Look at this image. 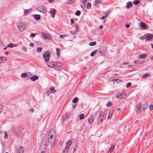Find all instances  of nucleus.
I'll use <instances>...</instances> for the list:
<instances>
[{
  "label": "nucleus",
  "mask_w": 153,
  "mask_h": 153,
  "mask_svg": "<svg viewBox=\"0 0 153 153\" xmlns=\"http://www.w3.org/2000/svg\"><path fill=\"white\" fill-rule=\"evenodd\" d=\"M17 26L20 31H23L27 28V26L26 24L20 22L17 23Z\"/></svg>",
  "instance_id": "f257e3e1"
},
{
  "label": "nucleus",
  "mask_w": 153,
  "mask_h": 153,
  "mask_svg": "<svg viewBox=\"0 0 153 153\" xmlns=\"http://www.w3.org/2000/svg\"><path fill=\"white\" fill-rule=\"evenodd\" d=\"M50 56L51 53L48 50L45 52L43 55V57L45 61L46 62H48L49 61Z\"/></svg>",
  "instance_id": "f03ea898"
},
{
  "label": "nucleus",
  "mask_w": 153,
  "mask_h": 153,
  "mask_svg": "<svg viewBox=\"0 0 153 153\" xmlns=\"http://www.w3.org/2000/svg\"><path fill=\"white\" fill-rule=\"evenodd\" d=\"M116 97L120 99H124L126 97V95L123 91L119 92L117 93Z\"/></svg>",
  "instance_id": "7ed1b4c3"
},
{
  "label": "nucleus",
  "mask_w": 153,
  "mask_h": 153,
  "mask_svg": "<svg viewBox=\"0 0 153 153\" xmlns=\"http://www.w3.org/2000/svg\"><path fill=\"white\" fill-rule=\"evenodd\" d=\"M53 135L51 134L50 136V138L48 139V140L50 146H52L54 144V139L52 138Z\"/></svg>",
  "instance_id": "20e7f679"
},
{
  "label": "nucleus",
  "mask_w": 153,
  "mask_h": 153,
  "mask_svg": "<svg viewBox=\"0 0 153 153\" xmlns=\"http://www.w3.org/2000/svg\"><path fill=\"white\" fill-rule=\"evenodd\" d=\"M38 10L45 13L47 12V10L46 8L43 6H40L38 8Z\"/></svg>",
  "instance_id": "39448f33"
},
{
  "label": "nucleus",
  "mask_w": 153,
  "mask_h": 153,
  "mask_svg": "<svg viewBox=\"0 0 153 153\" xmlns=\"http://www.w3.org/2000/svg\"><path fill=\"white\" fill-rule=\"evenodd\" d=\"M54 67L56 69L60 68L62 65L61 63L57 62H54Z\"/></svg>",
  "instance_id": "423d86ee"
},
{
  "label": "nucleus",
  "mask_w": 153,
  "mask_h": 153,
  "mask_svg": "<svg viewBox=\"0 0 153 153\" xmlns=\"http://www.w3.org/2000/svg\"><path fill=\"white\" fill-rule=\"evenodd\" d=\"M24 150L23 147L21 146L16 150V153H24Z\"/></svg>",
  "instance_id": "0eeeda50"
},
{
  "label": "nucleus",
  "mask_w": 153,
  "mask_h": 153,
  "mask_svg": "<svg viewBox=\"0 0 153 153\" xmlns=\"http://www.w3.org/2000/svg\"><path fill=\"white\" fill-rule=\"evenodd\" d=\"M7 59L4 57H0V64H2Z\"/></svg>",
  "instance_id": "6e6552de"
},
{
  "label": "nucleus",
  "mask_w": 153,
  "mask_h": 153,
  "mask_svg": "<svg viewBox=\"0 0 153 153\" xmlns=\"http://www.w3.org/2000/svg\"><path fill=\"white\" fill-rule=\"evenodd\" d=\"M32 81H35L38 79V76L36 75H33L30 78Z\"/></svg>",
  "instance_id": "1a4fd4ad"
},
{
  "label": "nucleus",
  "mask_w": 153,
  "mask_h": 153,
  "mask_svg": "<svg viewBox=\"0 0 153 153\" xmlns=\"http://www.w3.org/2000/svg\"><path fill=\"white\" fill-rule=\"evenodd\" d=\"M94 120V117L92 115H91L88 119V122L90 124H91L93 122Z\"/></svg>",
  "instance_id": "9d476101"
},
{
  "label": "nucleus",
  "mask_w": 153,
  "mask_h": 153,
  "mask_svg": "<svg viewBox=\"0 0 153 153\" xmlns=\"http://www.w3.org/2000/svg\"><path fill=\"white\" fill-rule=\"evenodd\" d=\"M137 108V114H139L141 110V106L140 105H136Z\"/></svg>",
  "instance_id": "9b49d317"
},
{
  "label": "nucleus",
  "mask_w": 153,
  "mask_h": 153,
  "mask_svg": "<svg viewBox=\"0 0 153 153\" xmlns=\"http://www.w3.org/2000/svg\"><path fill=\"white\" fill-rule=\"evenodd\" d=\"M54 62H50L48 63L47 64V65L50 67H54Z\"/></svg>",
  "instance_id": "f8f14e48"
},
{
  "label": "nucleus",
  "mask_w": 153,
  "mask_h": 153,
  "mask_svg": "<svg viewBox=\"0 0 153 153\" xmlns=\"http://www.w3.org/2000/svg\"><path fill=\"white\" fill-rule=\"evenodd\" d=\"M148 106V104L147 101L143 104L142 105V108L144 110Z\"/></svg>",
  "instance_id": "ddd939ff"
},
{
  "label": "nucleus",
  "mask_w": 153,
  "mask_h": 153,
  "mask_svg": "<svg viewBox=\"0 0 153 153\" xmlns=\"http://www.w3.org/2000/svg\"><path fill=\"white\" fill-rule=\"evenodd\" d=\"M153 35L152 34H148L146 37V39L147 40H150L152 39Z\"/></svg>",
  "instance_id": "4468645a"
},
{
  "label": "nucleus",
  "mask_w": 153,
  "mask_h": 153,
  "mask_svg": "<svg viewBox=\"0 0 153 153\" xmlns=\"http://www.w3.org/2000/svg\"><path fill=\"white\" fill-rule=\"evenodd\" d=\"M132 4L131 2L129 1L127 3L126 7L127 8H129L130 7L132 6Z\"/></svg>",
  "instance_id": "2eb2a0df"
},
{
  "label": "nucleus",
  "mask_w": 153,
  "mask_h": 153,
  "mask_svg": "<svg viewBox=\"0 0 153 153\" xmlns=\"http://www.w3.org/2000/svg\"><path fill=\"white\" fill-rule=\"evenodd\" d=\"M72 143V141L71 140H68L66 143V146L68 147V148H69L70 146L71 145Z\"/></svg>",
  "instance_id": "dca6fc26"
},
{
  "label": "nucleus",
  "mask_w": 153,
  "mask_h": 153,
  "mask_svg": "<svg viewBox=\"0 0 153 153\" xmlns=\"http://www.w3.org/2000/svg\"><path fill=\"white\" fill-rule=\"evenodd\" d=\"M34 19L37 21H39L40 19V16L39 15L36 14L34 16Z\"/></svg>",
  "instance_id": "f3484780"
},
{
  "label": "nucleus",
  "mask_w": 153,
  "mask_h": 153,
  "mask_svg": "<svg viewBox=\"0 0 153 153\" xmlns=\"http://www.w3.org/2000/svg\"><path fill=\"white\" fill-rule=\"evenodd\" d=\"M147 55L146 54H141L139 56L140 59H145Z\"/></svg>",
  "instance_id": "a211bd4d"
},
{
  "label": "nucleus",
  "mask_w": 153,
  "mask_h": 153,
  "mask_svg": "<svg viewBox=\"0 0 153 153\" xmlns=\"http://www.w3.org/2000/svg\"><path fill=\"white\" fill-rule=\"evenodd\" d=\"M69 150V148L67 146H65L63 149L62 153H68Z\"/></svg>",
  "instance_id": "6ab92c4d"
},
{
  "label": "nucleus",
  "mask_w": 153,
  "mask_h": 153,
  "mask_svg": "<svg viewBox=\"0 0 153 153\" xmlns=\"http://www.w3.org/2000/svg\"><path fill=\"white\" fill-rule=\"evenodd\" d=\"M114 146H113V145H111L108 151V153L109 152V153H111V152H112L114 149Z\"/></svg>",
  "instance_id": "aec40b11"
},
{
  "label": "nucleus",
  "mask_w": 153,
  "mask_h": 153,
  "mask_svg": "<svg viewBox=\"0 0 153 153\" xmlns=\"http://www.w3.org/2000/svg\"><path fill=\"white\" fill-rule=\"evenodd\" d=\"M140 26L141 28H144L146 26V25L143 22H141L140 24Z\"/></svg>",
  "instance_id": "412c9836"
},
{
  "label": "nucleus",
  "mask_w": 153,
  "mask_h": 153,
  "mask_svg": "<svg viewBox=\"0 0 153 153\" xmlns=\"http://www.w3.org/2000/svg\"><path fill=\"white\" fill-rule=\"evenodd\" d=\"M42 34L43 36V37L45 39H50V38L49 37L48 35H45L44 33H42Z\"/></svg>",
  "instance_id": "4be33fe9"
},
{
  "label": "nucleus",
  "mask_w": 153,
  "mask_h": 153,
  "mask_svg": "<svg viewBox=\"0 0 153 153\" xmlns=\"http://www.w3.org/2000/svg\"><path fill=\"white\" fill-rule=\"evenodd\" d=\"M56 53L57 56L58 57H59L60 56V55L59 54V53H60V50L59 48H57L56 49Z\"/></svg>",
  "instance_id": "5701e85b"
},
{
  "label": "nucleus",
  "mask_w": 153,
  "mask_h": 153,
  "mask_svg": "<svg viewBox=\"0 0 153 153\" xmlns=\"http://www.w3.org/2000/svg\"><path fill=\"white\" fill-rule=\"evenodd\" d=\"M104 115H99V120H100L102 122L103 120V118L104 117Z\"/></svg>",
  "instance_id": "b1692460"
},
{
  "label": "nucleus",
  "mask_w": 153,
  "mask_h": 153,
  "mask_svg": "<svg viewBox=\"0 0 153 153\" xmlns=\"http://www.w3.org/2000/svg\"><path fill=\"white\" fill-rule=\"evenodd\" d=\"M27 76V73H23L21 74V76L22 78H25Z\"/></svg>",
  "instance_id": "393cba45"
},
{
  "label": "nucleus",
  "mask_w": 153,
  "mask_h": 153,
  "mask_svg": "<svg viewBox=\"0 0 153 153\" xmlns=\"http://www.w3.org/2000/svg\"><path fill=\"white\" fill-rule=\"evenodd\" d=\"M97 51H98V50H95L91 52L90 54L91 56L92 57L93 56Z\"/></svg>",
  "instance_id": "a878e982"
},
{
  "label": "nucleus",
  "mask_w": 153,
  "mask_h": 153,
  "mask_svg": "<svg viewBox=\"0 0 153 153\" xmlns=\"http://www.w3.org/2000/svg\"><path fill=\"white\" fill-rule=\"evenodd\" d=\"M140 2V1L138 0H136L134 1L133 3L134 5H137Z\"/></svg>",
  "instance_id": "bb28decb"
},
{
  "label": "nucleus",
  "mask_w": 153,
  "mask_h": 153,
  "mask_svg": "<svg viewBox=\"0 0 153 153\" xmlns=\"http://www.w3.org/2000/svg\"><path fill=\"white\" fill-rule=\"evenodd\" d=\"M74 2L73 0H68L65 2L66 4H72Z\"/></svg>",
  "instance_id": "cd10ccee"
},
{
  "label": "nucleus",
  "mask_w": 153,
  "mask_h": 153,
  "mask_svg": "<svg viewBox=\"0 0 153 153\" xmlns=\"http://www.w3.org/2000/svg\"><path fill=\"white\" fill-rule=\"evenodd\" d=\"M81 14V12L79 10H77L75 13V14L76 16H79Z\"/></svg>",
  "instance_id": "c85d7f7f"
},
{
  "label": "nucleus",
  "mask_w": 153,
  "mask_h": 153,
  "mask_svg": "<svg viewBox=\"0 0 153 153\" xmlns=\"http://www.w3.org/2000/svg\"><path fill=\"white\" fill-rule=\"evenodd\" d=\"M78 100V99L77 97L75 98L72 100V102L74 103H76Z\"/></svg>",
  "instance_id": "c756f323"
},
{
  "label": "nucleus",
  "mask_w": 153,
  "mask_h": 153,
  "mask_svg": "<svg viewBox=\"0 0 153 153\" xmlns=\"http://www.w3.org/2000/svg\"><path fill=\"white\" fill-rule=\"evenodd\" d=\"M56 12V11L55 10H54L53 11L52 13V15H51L52 17L53 18L55 17Z\"/></svg>",
  "instance_id": "7c9ffc66"
},
{
  "label": "nucleus",
  "mask_w": 153,
  "mask_h": 153,
  "mask_svg": "<svg viewBox=\"0 0 153 153\" xmlns=\"http://www.w3.org/2000/svg\"><path fill=\"white\" fill-rule=\"evenodd\" d=\"M51 93H54L56 92V91L54 90V88H50Z\"/></svg>",
  "instance_id": "2f4dec72"
},
{
  "label": "nucleus",
  "mask_w": 153,
  "mask_h": 153,
  "mask_svg": "<svg viewBox=\"0 0 153 153\" xmlns=\"http://www.w3.org/2000/svg\"><path fill=\"white\" fill-rule=\"evenodd\" d=\"M30 9H28V10H25L24 11V14L26 16L27 15L28 13H29V10H30Z\"/></svg>",
  "instance_id": "473e14b6"
},
{
  "label": "nucleus",
  "mask_w": 153,
  "mask_h": 153,
  "mask_svg": "<svg viewBox=\"0 0 153 153\" xmlns=\"http://www.w3.org/2000/svg\"><path fill=\"white\" fill-rule=\"evenodd\" d=\"M13 44L11 43H10L9 44H8L7 46L6 47V48H13Z\"/></svg>",
  "instance_id": "72a5a7b5"
},
{
  "label": "nucleus",
  "mask_w": 153,
  "mask_h": 153,
  "mask_svg": "<svg viewBox=\"0 0 153 153\" xmlns=\"http://www.w3.org/2000/svg\"><path fill=\"white\" fill-rule=\"evenodd\" d=\"M91 4L90 3H88L87 4L86 8L88 9H90L91 8Z\"/></svg>",
  "instance_id": "f704fd0d"
},
{
  "label": "nucleus",
  "mask_w": 153,
  "mask_h": 153,
  "mask_svg": "<svg viewBox=\"0 0 153 153\" xmlns=\"http://www.w3.org/2000/svg\"><path fill=\"white\" fill-rule=\"evenodd\" d=\"M96 44V42H90L89 45L90 46H92L95 45Z\"/></svg>",
  "instance_id": "c9c22d12"
},
{
  "label": "nucleus",
  "mask_w": 153,
  "mask_h": 153,
  "mask_svg": "<svg viewBox=\"0 0 153 153\" xmlns=\"http://www.w3.org/2000/svg\"><path fill=\"white\" fill-rule=\"evenodd\" d=\"M101 3V1L100 0H95V3L96 4H97Z\"/></svg>",
  "instance_id": "e433bc0d"
},
{
  "label": "nucleus",
  "mask_w": 153,
  "mask_h": 153,
  "mask_svg": "<svg viewBox=\"0 0 153 153\" xmlns=\"http://www.w3.org/2000/svg\"><path fill=\"white\" fill-rule=\"evenodd\" d=\"M150 75V74H146L143 75L142 77V78H146L149 76Z\"/></svg>",
  "instance_id": "4c0bfd02"
},
{
  "label": "nucleus",
  "mask_w": 153,
  "mask_h": 153,
  "mask_svg": "<svg viewBox=\"0 0 153 153\" xmlns=\"http://www.w3.org/2000/svg\"><path fill=\"white\" fill-rule=\"evenodd\" d=\"M112 105V102H109L106 104L107 107H110Z\"/></svg>",
  "instance_id": "58836bf2"
},
{
  "label": "nucleus",
  "mask_w": 153,
  "mask_h": 153,
  "mask_svg": "<svg viewBox=\"0 0 153 153\" xmlns=\"http://www.w3.org/2000/svg\"><path fill=\"white\" fill-rule=\"evenodd\" d=\"M114 80L116 82L117 81V83H120L122 82V80L120 79H114Z\"/></svg>",
  "instance_id": "ea45409f"
},
{
  "label": "nucleus",
  "mask_w": 153,
  "mask_h": 153,
  "mask_svg": "<svg viewBox=\"0 0 153 153\" xmlns=\"http://www.w3.org/2000/svg\"><path fill=\"white\" fill-rule=\"evenodd\" d=\"M42 48H38L37 49L36 51L40 53L42 51Z\"/></svg>",
  "instance_id": "a19ab883"
},
{
  "label": "nucleus",
  "mask_w": 153,
  "mask_h": 153,
  "mask_svg": "<svg viewBox=\"0 0 153 153\" xmlns=\"http://www.w3.org/2000/svg\"><path fill=\"white\" fill-rule=\"evenodd\" d=\"M108 16V14H107L105 16H103L101 17V18H100V19L101 20H103V19H104L105 18H106Z\"/></svg>",
  "instance_id": "79ce46f5"
},
{
  "label": "nucleus",
  "mask_w": 153,
  "mask_h": 153,
  "mask_svg": "<svg viewBox=\"0 0 153 153\" xmlns=\"http://www.w3.org/2000/svg\"><path fill=\"white\" fill-rule=\"evenodd\" d=\"M131 85V82H128L127 85L126 87L127 88H129Z\"/></svg>",
  "instance_id": "37998d69"
},
{
  "label": "nucleus",
  "mask_w": 153,
  "mask_h": 153,
  "mask_svg": "<svg viewBox=\"0 0 153 153\" xmlns=\"http://www.w3.org/2000/svg\"><path fill=\"white\" fill-rule=\"evenodd\" d=\"M80 1L83 4H86L87 0H80Z\"/></svg>",
  "instance_id": "c03bdc74"
},
{
  "label": "nucleus",
  "mask_w": 153,
  "mask_h": 153,
  "mask_svg": "<svg viewBox=\"0 0 153 153\" xmlns=\"http://www.w3.org/2000/svg\"><path fill=\"white\" fill-rule=\"evenodd\" d=\"M149 108L150 110H153V105H150L149 106Z\"/></svg>",
  "instance_id": "a18cd8bd"
},
{
  "label": "nucleus",
  "mask_w": 153,
  "mask_h": 153,
  "mask_svg": "<svg viewBox=\"0 0 153 153\" xmlns=\"http://www.w3.org/2000/svg\"><path fill=\"white\" fill-rule=\"evenodd\" d=\"M4 138L5 139L7 138L8 137V136H7V133L6 132H5L4 133Z\"/></svg>",
  "instance_id": "49530a36"
},
{
  "label": "nucleus",
  "mask_w": 153,
  "mask_h": 153,
  "mask_svg": "<svg viewBox=\"0 0 153 153\" xmlns=\"http://www.w3.org/2000/svg\"><path fill=\"white\" fill-rule=\"evenodd\" d=\"M84 115H79V120H81L83 118Z\"/></svg>",
  "instance_id": "de8ad7c7"
},
{
  "label": "nucleus",
  "mask_w": 153,
  "mask_h": 153,
  "mask_svg": "<svg viewBox=\"0 0 153 153\" xmlns=\"http://www.w3.org/2000/svg\"><path fill=\"white\" fill-rule=\"evenodd\" d=\"M67 118V115H63L62 117V119L63 120H65Z\"/></svg>",
  "instance_id": "09e8293b"
},
{
  "label": "nucleus",
  "mask_w": 153,
  "mask_h": 153,
  "mask_svg": "<svg viewBox=\"0 0 153 153\" xmlns=\"http://www.w3.org/2000/svg\"><path fill=\"white\" fill-rule=\"evenodd\" d=\"M22 50H23V51H24L26 52L27 51V49L25 47H22Z\"/></svg>",
  "instance_id": "8fccbe9b"
},
{
  "label": "nucleus",
  "mask_w": 153,
  "mask_h": 153,
  "mask_svg": "<svg viewBox=\"0 0 153 153\" xmlns=\"http://www.w3.org/2000/svg\"><path fill=\"white\" fill-rule=\"evenodd\" d=\"M70 21L71 25H72L74 23V20L72 19H70Z\"/></svg>",
  "instance_id": "3c124183"
},
{
  "label": "nucleus",
  "mask_w": 153,
  "mask_h": 153,
  "mask_svg": "<svg viewBox=\"0 0 153 153\" xmlns=\"http://www.w3.org/2000/svg\"><path fill=\"white\" fill-rule=\"evenodd\" d=\"M85 4H83L81 5V7L82 8H83V9L85 8Z\"/></svg>",
  "instance_id": "603ef678"
},
{
  "label": "nucleus",
  "mask_w": 153,
  "mask_h": 153,
  "mask_svg": "<svg viewBox=\"0 0 153 153\" xmlns=\"http://www.w3.org/2000/svg\"><path fill=\"white\" fill-rule=\"evenodd\" d=\"M75 28L76 30H77L78 29V25H76L75 26Z\"/></svg>",
  "instance_id": "864d4df0"
},
{
  "label": "nucleus",
  "mask_w": 153,
  "mask_h": 153,
  "mask_svg": "<svg viewBox=\"0 0 153 153\" xmlns=\"http://www.w3.org/2000/svg\"><path fill=\"white\" fill-rule=\"evenodd\" d=\"M34 45V44L33 43H31L30 44V46L31 47H33V46Z\"/></svg>",
  "instance_id": "5fc2aeb1"
},
{
  "label": "nucleus",
  "mask_w": 153,
  "mask_h": 153,
  "mask_svg": "<svg viewBox=\"0 0 153 153\" xmlns=\"http://www.w3.org/2000/svg\"><path fill=\"white\" fill-rule=\"evenodd\" d=\"M30 111L32 112H33L34 111V109L33 108H30Z\"/></svg>",
  "instance_id": "6e6d98bb"
},
{
  "label": "nucleus",
  "mask_w": 153,
  "mask_h": 153,
  "mask_svg": "<svg viewBox=\"0 0 153 153\" xmlns=\"http://www.w3.org/2000/svg\"><path fill=\"white\" fill-rule=\"evenodd\" d=\"M76 104H74L72 105V107L73 108H75L76 107Z\"/></svg>",
  "instance_id": "4d7b16f0"
},
{
  "label": "nucleus",
  "mask_w": 153,
  "mask_h": 153,
  "mask_svg": "<svg viewBox=\"0 0 153 153\" xmlns=\"http://www.w3.org/2000/svg\"><path fill=\"white\" fill-rule=\"evenodd\" d=\"M46 139H44L42 141V143L44 144V143H45V140Z\"/></svg>",
  "instance_id": "13d9d810"
},
{
  "label": "nucleus",
  "mask_w": 153,
  "mask_h": 153,
  "mask_svg": "<svg viewBox=\"0 0 153 153\" xmlns=\"http://www.w3.org/2000/svg\"><path fill=\"white\" fill-rule=\"evenodd\" d=\"M47 143V139H46L45 140V143H44V144H44V145H45V146H46Z\"/></svg>",
  "instance_id": "bf43d9fd"
},
{
  "label": "nucleus",
  "mask_w": 153,
  "mask_h": 153,
  "mask_svg": "<svg viewBox=\"0 0 153 153\" xmlns=\"http://www.w3.org/2000/svg\"><path fill=\"white\" fill-rule=\"evenodd\" d=\"M129 25H128L126 24L125 25V27L126 28H128L129 27Z\"/></svg>",
  "instance_id": "052dcab7"
},
{
  "label": "nucleus",
  "mask_w": 153,
  "mask_h": 153,
  "mask_svg": "<svg viewBox=\"0 0 153 153\" xmlns=\"http://www.w3.org/2000/svg\"><path fill=\"white\" fill-rule=\"evenodd\" d=\"M30 35L32 36L33 37H34L35 36V34H34V33H32Z\"/></svg>",
  "instance_id": "680f3d73"
},
{
  "label": "nucleus",
  "mask_w": 153,
  "mask_h": 153,
  "mask_svg": "<svg viewBox=\"0 0 153 153\" xmlns=\"http://www.w3.org/2000/svg\"><path fill=\"white\" fill-rule=\"evenodd\" d=\"M103 27L102 26L100 25L99 27V28L100 29H102L103 28Z\"/></svg>",
  "instance_id": "e2e57ef3"
},
{
  "label": "nucleus",
  "mask_w": 153,
  "mask_h": 153,
  "mask_svg": "<svg viewBox=\"0 0 153 153\" xmlns=\"http://www.w3.org/2000/svg\"><path fill=\"white\" fill-rule=\"evenodd\" d=\"M112 115H108V117H107L108 119H110Z\"/></svg>",
  "instance_id": "0e129e2a"
},
{
  "label": "nucleus",
  "mask_w": 153,
  "mask_h": 153,
  "mask_svg": "<svg viewBox=\"0 0 153 153\" xmlns=\"http://www.w3.org/2000/svg\"><path fill=\"white\" fill-rule=\"evenodd\" d=\"M140 39L141 40H143L144 39V38L143 36H141L140 37Z\"/></svg>",
  "instance_id": "69168bd1"
},
{
  "label": "nucleus",
  "mask_w": 153,
  "mask_h": 153,
  "mask_svg": "<svg viewBox=\"0 0 153 153\" xmlns=\"http://www.w3.org/2000/svg\"><path fill=\"white\" fill-rule=\"evenodd\" d=\"M50 2H52L53 1V0H48Z\"/></svg>",
  "instance_id": "338daca9"
},
{
  "label": "nucleus",
  "mask_w": 153,
  "mask_h": 153,
  "mask_svg": "<svg viewBox=\"0 0 153 153\" xmlns=\"http://www.w3.org/2000/svg\"><path fill=\"white\" fill-rule=\"evenodd\" d=\"M151 47H152V48L153 49V44H151Z\"/></svg>",
  "instance_id": "774afa93"
}]
</instances>
